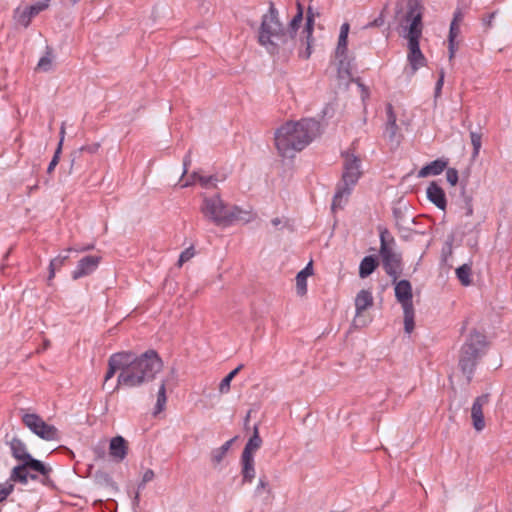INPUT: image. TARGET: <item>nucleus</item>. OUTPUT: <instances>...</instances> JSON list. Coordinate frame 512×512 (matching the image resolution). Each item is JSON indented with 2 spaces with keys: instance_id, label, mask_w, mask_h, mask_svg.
<instances>
[{
  "instance_id": "nucleus-1",
  "label": "nucleus",
  "mask_w": 512,
  "mask_h": 512,
  "mask_svg": "<svg viewBox=\"0 0 512 512\" xmlns=\"http://www.w3.org/2000/svg\"><path fill=\"white\" fill-rule=\"evenodd\" d=\"M124 371L117 377V385L114 390L125 388H137L152 382L163 369V361L154 350H148L139 356L126 352Z\"/></svg>"
},
{
  "instance_id": "nucleus-12",
  "label": "nucleus",
  "mask_w": 512,
  "mask_h": 512,
  "mask_svg": "<svg viewBox=\"0 0 512 512\" xmlns=\"http://www.w3.org/2000/svg\"><path fill=\"white\" fill-rule=\"evenodd\" d=\"M177 377L178 375L175 368H171L162 376L156 393L155 414L160 413L165 409L167 402L166 392L176 386Z\"/></svg>"
},
{
  "instance_id": "nucleus-42",
  "label": "nucleus",
  "mask_w": 512,
  "mask_h": 512,
  "mask_svg": "<svg viewBox=\"0 0 512 512\" xmlns=\"http://www.w3.org/2000/svg\"><path fill=\"white\" fill-rule=\"evenodd\" d=\"M446 179L452 186L458 182V171L454 168H448L446 171Z\"/></svg>"
},
{
  "instance_id": "nucleus-15",
  "label": "nucleus",
  "mask_w": 512,
  "mask_h": 512,
  "mask_svg": "<svg viewBox=\"0 0 512 512\" xmlns=\"http://www.w3.org/2000/svg\"><path fill=\"white\" fill-rule=\"evenodd\" d=\"M489 402V394L478 396L471 407L472 424L476 431L480 432L485 428L483 407Z\"/></svg>"
},
{
  "instance_id": "nucleus-6",
  "label": "nucleus",
  "mask_w": 512,
  "mask_h": 512,
  "mask_svg": "<svg viewBox=\"0 0 512 512\" xmlns=\"http://www.w3.org/2000/svg\"><path fill=\"white\" fill-rule=\"evenodd\" d=\"M486 345L485 336L473 330L461 348L459 366L468 383L472 380L477 361L484 354Z\"/></svg>"
},
{
  "instance_id": "nucleus-62",
  "label": "nucleus",
  "mask_w": 512,
  "mask_h": 512,
  "mask_svg": "<svg viewBox=\"0 0 512 512\" xmlns=\"http://www.w3.org/2000/svg\"><path fill=\"white\" fill-rule=\"evenodd\" d=\"M219 389L222 391L224 389V379H222L219 383Z\"/></svg>"
},
{
  "instance_id": "nucleus-57",
  "label": "nucleus",
  "mask_w": 512,
  "mask_h": 512,
  "mask_svg": "<svg viewBox=\"0 0 512 512\" xmlns=\"http://www.w3.org/2000/svg\"><path fill=\"white\" fill-rule=\"evenodd\" d=\"M394 215H395V217L397 219V222H399V220H403L405 222V219H401V217H400V215H401L400 209L395 208L394 209Z\"/></svg>"
},
{
  "instance_id": "nucleus-54",
  "label": "nucleus",
  "mask_w": 512,
  "mask_h": 512,
  "mask_svg": "<svg viewBox=\"0 0 512 512\" xmlns=\"http://www.w3.org/2000/svg\"><path fill=\"white\" fill-rule=\"evenodd\" d=\"M306 38H307V48L304 52L301 53V56L305 59L309 58L311 55V44H310L311 38H308V35L306 36Z\"/></svg>"
},
{
  "instance_id": "nucleus-35",
  "label": "nucleus",
  "mask_w": 512,
  "mask_h": 512,
  "mask_svg": "<svg viewBox=\"0 0 512 512\" xmlns=\"http://www.w3.org/2000/svg\"><path fill=\"white\" fill-rule=\"evenodd\" d=\"M68 259V254H59L57 257L51 260L50 262V274L49 279H52L55 276V272L59 270L64 262Z\"/></svg>"
},
{
  "instance_id": "nucleus-4",
  "label": "nucleus",
  "mask_w": 512,
  "mask_h": 512,
  "mask_svg": "<svg viewBox=\"0 0 512 512\" xmlns=\"http://www.w3.org/2000/svg\"><path fill=\"white\" fill-rule=\"evenodd\" d=\"M407 21L410 25L405 37L408 39V61L411 66V73L414 74L420 67L425 65V57L419 47V38L421 36V19L422 15L420 7L416 1H411L408 5Z\"/></svg>"
},
{
  "instance_id": "nucleus-55",
  "label": "nucleus",
  "mask_w": 512,
  "mask_h": 512,
  "mask_svg": "<svg viewBox=\"0 0 512 512\" xmlns=\"http://www.w3.org/2000/svg\"><path fill=\"white\" fill-rule=\"evenodd\" d=\"M64 136H65V127H64V123L61 125V128H60V141L58 143V147H60V150L62 149V144H63V141H64Z\"/></svg>"
},
{
  "instance_id": "nucleus-41",
  "label": "nucleus",
  "mask_w": 512,
  "mask_h": 512,
  "mask_svg": "<svg viewBox=\"0 0 512 512\" xmlns=\"http://www.w3.org/2000/svg\"><path fill=\"white\" fill-rule=\"evenodd\" d=\"M195 256V250L193 246L188 247L184 251L181 252L179 259H178V267H181L184 263L188 262L190 259H192Z\"/></svg>"
},
{
  "instance_id": "nucleus-51",
  "label": "nucleus",
  "mask_w": 512,
  "mask_h": 512,
  "mask_svg": "<svg viewBox=\"0 0 512 512\" xmlns=\"http://www.w3.org/2000/svg\"><path fill=\"white\" fill-rule=\"evenodd\" d=\"M464 209H465V215L466 216H471L473 214V207H472L471 199L468 198V197L465 198Z\"/></svg>"
},
{
  "instance_id": "nucleus-31",
  "label": "nucleus",
  "mask_w": 512,
  "mask_h": 512,
  "mask_svg": "<svg viewBox=\"0 0 512 512\" xmlns=\"http://www.w3.org/2000/svg\"><path fill=\"white\" fill-rule=\"evenodd\" d=\"M224 459V445L211 452L210 462L212 467L219 472L222 471V460Z\"/></svg>"
},
{
  "instance_id": "nucleus-47",
  "label": "nucleus",
  "mask_w": 512,
  "mask_h": 512,
  "mask_svg": "<svg viewBox=\"0 0 512 512\" xmlns=\"http://www.w3.org/2000/svg\"><path fill=\"white\" fill-rule=\"evenodd\" d=\"M459 33V26L458 24L455 23V21H452L451 22V25H450V31H449V43H454V38L458 35Z\"/></svg>"
},
{
  "instance_id": "nucleus-45",
  "label": "nucleus",
  "mask_w": 512,
  "mask_h": 512,
  "mask_svg": "<svg viewBox=\"0 0 512 512\" xmlns=\"http://www.w3.org/2000/svg\"><path fill=\"white\" fill-rule=\"evenodd\" d=\"M60 153H61L60 147H57L55 154H54L51 162L48 165V168H47L48 173H51L57 166V164L59 162Z\"/></svg>"
},
{
  "instance_id": "nucleus-18",
  "label": "nucleus",
  "mask_w": 512,
  "mask_h": 512,
  "mask_svg": "<svg viewBox=\"0 0 512 512\" xmlns=\"http://www.w3.org/2000/svg\"><path fill=\"white\" fill-rule=\"evenodd\" d=\"M218 181L219 180L214 176H203L199 172H193L188 176L187 180L181 184V187L186 188L199 183L207 191L215 189Z\"/></svg>"
},
{
  "instance_id": "nucleus-14",
  "label": "nucleus",
  "mask_w": 512,
  "mask_h": 512,
  "mask_svg": "<svg viewBox=\"0 0 512 512\" xmlns=\"http://www.w3.org/2000/svg\"><path fill=\"white\" fill-rule=\"evenodd\" d=\"M394 284L395 298L400 303L402 309L414 307L412 285L408 280H395Z\"/></svg>"
},
{
  "instance_id": "nucleus-53",
  "label": "nucleus",
  "mask_w": 512,
  "mask_h": 512,
  "mask_svg": "<svg viewBox=\"0 0 512 512\" xmlns=\"http://www.w3.org/2000/svg\"><path fill=\"white\" fill-rule=\"evenodd\" d=\"M312 273H313L312 262H309L307 264V266L299 272V274H302L303 276H306V277H309L310 275H312Z\"/></svg>"
},
{
  "instance_id": "nucleus-39",
  "label": "nucleus",
  "mask_w": 512,
  "mask_h": 512,
  "mask_svg": "<svg viewBox=\"0 0 512 512\" xmlns=\"http://www.w3.org/2000/svg\"><path fill=\"white\" fill-rule=\"evenodd\" d=\"M481 137L480 133L474 131L470 132L471 143L473 146V158H476L479 154L481 148Z\"/></svg>"
},
{
  "instance_id": "nucleus-64",
  "label": "nucleus",
  "mask_w": 512,
  "mask_h": 512,
  "mask_svg": "<svg viewBox=\"0 0 512 512\" xmlns=\"http://www.w3.org/2000/svg\"><path fill=\"white\" fill-rule=\"evenodd\" d=\"M494 16H495V13H491V14L489 15V23H491V21H492V19L494 18Z\"/></svg>"
},
{
  "instance_id": "nucleus-28",
  "label": "nucleus",
  "mask_w": 512,
  "mask_h": 512,
  "mask_svg": "<svg viewBox=\"0 0 512 512\" xmlns=\"http://www.w3.org/2000/svg\"><path fill=\"white\" fill-rule=\"evenodd\" d=\"M54 55L52 49L47 47L45 55H43L37 64L36 69L42 72H49L53 69Z\"/></svg>"
},
{
  "instance_id": "nucleus-30",
  "label": "nucleus",
  "mask_w": 512,
  "mask_h": 512,
  "mask_svg": "<svg viewBox=\"0 0 512 512\" xmlns=\"http://www.w3.org/2000/svg\"><path fill=\"white\" fill-rule=\"evenodd\" d=\"M403 316H404V331L407 334H410L415 327L414 317H415V309L414 307L403 308Z\"/></svg>"
},
{
  "instance_id": "nucleus-20",
  "label": "nucleus",
  "mask_w": 512,
  "mask_h": 512,
  "mask_svg": "<svg viewBox=\"0 0 512 512\" xmlns=\"http://www.w3.org/2000/svg\"><path fill=\"white\" fill-rule=\"evenodd\" d=\"M127 451V441L122 436H116L110 440L109 453L117 462H121L125 459Z\"/></svg>"
},
{
  "instance_id": "nucleus-25",
  "label": "nucleus",
  "mask_w": 512,
  "mask_h": 512,
  "mask_svg": "<svg viewBox=\"0 0 512 512\" xmlns=\"http://www.w3.org/2000/svg\"><path fill=\"white\" fill-rule=\"evenodd\" d=\"M447 166V161L437 159L422 167L418 172V177H428L430 175H439Z\"/></svg>"
},
{
  "instance_id": "nucleus-19",
  "label": "nucleus",
  "mask_w": 512,
  "mask_h": 512,
  "mask_svg": "<svg viewBox=\"0 0 512 512\" xmlns=\"http://www.w3.org/2000/svg\"><path fill=\"white\" fill-rule=\"evenodd\" d=\"M126 357V352H118L110 356L108 360V370L104 378V387L117 371H119V373L124 371V360Z\"/></svg>"
},
{
  "instance_id": "nucleus-27",
  "label": "nucleus",
  "mask_w": 512,
  "mask_h": 512,
  "mask_svg": "<svg viewBox=\"0 0 512 512\" xmlns=\"http://www.w3.org/2000/svg\"><path fill=\"white\" fill-rule=\"evenodd\" d=\"M378 266V261L374 256H366L359 265V277L362 279L371 275Z\"/></svg>"
},
{
  "instance_id": "nucleus-60",
  "label": "nucleus",
  "mask_w": 512,
  "mask_h": 512,
  "mask_svg": "<svg viewBox=\"0 0 512 512\" xmlns=\"http://www.w3.org/2000/svg\"><path fill=\"white\" fill-rule=\"evenodd\" d=\"M36 480L38 477L35 474H31L28 472V479Z\"/></svg>"
},
{
  "instance_id": "nucleus-56",
  "label": "nucleus",
  "mask_w": 512,
  "mask_h": 512,
  "mask_svg": "<svg viewBox=\"0 0 512 512\" xmlns=\"http://www.w3.org/2000/svg\"><path fill=\"white\" fill-rule=\"evenodd\" d=\"M462 13L460 11H457L455 14H454V18H453V21H455L456 24H458V22H460L462 20Z\"/></svg>"
},
{
  "instance_id": "nucleus-52",
  "label": "nucleus",
  "mask_w": 512,
  "mask_h": 512,
  "mask_svg": "<svg viewBox=\"0 0 512 512\" xmlns=\"http://www.w3.org/2000/svg\"><path fill=\"white\" fill-rule=\"evenodd\" d=\"M384 24L383 14L381 13L373 22L367 25V27H379Z\"/></svg>"
},
{
  "instance_id": "nucleus-5",
  "label": "nucleus",
  "mask_w": 512,
  "mask_h": 512,
  "mask_svg": "<svg viewBox=\"0 0 512 512\" xmlns=\"http://www.w3.org/2000/svg\"><path fill=\"white\" fill-rule=\"evenodd\" d=\"M344 157V172L342 175V181L338 186V190L334 195L332 202V210L341 209L346 203L348 196L350 195L353 186L357 183L360 178L362 171L361 161L353 153L345 152Z\"/></svg>"
},
{
  "instance_id": "nucleus-17",
  "label": "nucleus",
  "mask_w": 512,
  "mask_h": 512,
  "mask_svg": "<svg viewBox=\"0 0 512 512\" xmlns=\"http://www.w3.org/2000/svg\"><path fill=\"white\" fill-rule=\"evenodd\" d=\"M387 122L385 126L384 136L390 141L391 144L398 145L400 142L399 127L396 124V115L393 112V107L388 104L386 107Z\"/></svg>"
},
{
  "instance_id": "nucleus-16",
  "label": "nucleus",
  "mask_w": 512,
  "mask_h": 512,
  "mask_svg": "<svg viewBox=\"0 0 512 512\" xmlns=\"http://www.w3.org/2000/svg\"><path fill=\"white\" fill-rule=\"evenodd\" d=\"M100 263V257L97 256H86L82 258L74 271L72 272V278L77 280L79 278L90 275L92 272L96 270Z\"/></svg>"
},
{
  "instance_id": "nucleus-10",
  "label": "nucleus",
  "mask_w": 512,
  "mask_h": 512,
  "mask_svg": "<svg viewBox=\"0 0 512 512\" xmlns=\"http://www.w3.org/2000/svg\"><path fill=\"white\" fill-rule=\"evenodd\" d=\"M350 26L347 22L340 27L337 47L335 50V58L338 62L339 77H347L350 75V63L347 59V44Z\"/></svg>"
},
{
  "instance_id": "nucleus-13",
  "label": "nucleus",
  "mask_w": 512,
  "mask_h": 512,
  "mask_svg": "<svg viewBox=\"0 0 512 512\" xmlns=\"http://www.w3.org/2000/svg\"><path fill=\"white\" fill-rule=\"evenodd\" d=\"M373 305L372 293L368 290H360L355 297V310L356 314L352 321V326L355 328H362L367 325V320L362 317V313Z\"/></svg>"
},
{
  "instance_id": "nucleus-21",
  "label": "nucleus",
  "mask_w": 512,
  "mask_h": 512,
  "mask_svg": "<svg viewBox=\"0 0 512 512\" xmlns=\"http://www.w3.org/2000/svg\"><path fill=\"white\" fill-rule=\"evenodd\" d=\"M24 464L28 470L38 472L42 475L41 482L43 485H50L52 482L49 476L52 471L51 467L46 466L40 460L34 459L32 456L25 461Z\"/></svg>"
},
{
  "instance_id": "nucleus-43",
  "label": "nucleus",
  "mask_w": 512,
  "mask_h": 512,
  "mask_svg": "<svg viewBox=\"0 0 512 512\" xmlns=\"http://www.w3.org/2000/svg\"><path fill=\"white\" fill-rule=\"evenodd\" d=\"M13 491V485L7 484L3 485L0 484V502L4 501Z\"/></svg>"
},
{
  "instance_id": "nucleus-11",
  "label": "nucleus",
  "mask_w": 512,
  "mask_h": 512,
  "mask_svg": "<svg viewBox=\"0 0 512 512\" xmlns=\"http://www.w3.org/2000/svg\"><path fill=\"white\" fill-rule=\"evenodd\" d=\"M49 2L50 0H42L33 5L17 7L13 12V19L16 25L27 28L30 25L32 18L49 7Z\"/></svg>"
},
{
  "instance_id": "nucleus-44",
  "label": "nucleus",
  "mask_w": 512,
  "mask_h": 512,
  "mask_svg": "<svg viewBox=\"0 0 512 512\" xmlns=\"http://www.w3.org/2000/svg\"><path fill=\"white\" fill-rule=\"evenodd\" d=\"M243 367L244 365L240 364L226 375V391L230 388V383L232 379L242 370Z\"/></svg>"
},
{
  "instance_id": "nucleus-33",
  "label": "nucleus",
  "mask_w": 512,
  "mask_h": 512,
  "mask_svg": "<svg viewBox=\"0 0 512 512\" xmlns=\"http://www.w3.org/2000/svg\"><path fill=\"white\" fill-rule=\"evenodd\" d=\"M456 275L462 285L468 286L471 283V267L468 264H463L456 269Z\"/></svg>"
},
{
  "instance_id": "nucleus-63",
  "label": "nucleus",
  "mask_w": 512,
  "mask_h": 512,
  "mask_svg": "<svg viewBox=\"0 0 512 512\" xmlns=\"http://www.w3.org/2000/svg\"><path fill=\"white\" fill-rule=\"evenodd\" d=\"M95 452L98 453L100 457L104 455V451H98V449H95Z\"/></svg>"
},
{
  "instance_id": "nucleus-23",
  "label": "nucleus",
  "mask_w": 512,
  "mask_h": 512,
  "mask_svg": "<svg viewBox=\"0 0 512 512\" xmlns=\"http://www.w3.org/2000/svg\"><path fill=\"white\" fill-rule=\"evenodd\" d=\"M251 219L252 213L249 210H244L237 206L230 209L226 208V225L233 222L247 223Z\"/></svg>"
},
{
  "instance_id": "nucleus-50",
  "label": "nucleus",
  "mask_w": 512,
  "mask_h": 512,
  "mask_svg": "<svg viewBox=\"0 0 512 512\" xmlns=\"http://www.w3.org/2000/svg\"><path fill=\"white\" fill-rule=\"evenodd\" d=\"M190 164H191V156H190V152H188V154L183 159V172H182L181 178H183L188 173V167L190 166Z\"/></svg>"
},
{
  "instance_id": "nucleus-8",
  "label": "nucleus",
  "mask_w": 512,
  "mask_h": 512,
  "mask_svg": "<svg viewBox=\"0 0 512 512\" xmlns=\"http://www.w3.org/2000/svg\"><path fill=\"white\" fill-rule=\"evenodd\" d=\"M200 211L204 219L215 226L224 224V200L219 191L207 190L202 194Z\"/></svg>"
},
{
  "instance_id": "nucleus-40",
  "label": "nucleus",
  "mask_w": 512,
  "mask_h": 512,
  "mask_svg": "<svg viewBox=\"0 0 512 512\" xmlns=\"http://www.w3.org/2000/svg\"><path fill=\"white\" fill-rule=\"evenodd\" d=\"M314 18H315V13L313 12V9L311 7H308L307 17H306V26H305V32H306V34H308V38H312L313 27H314Z\"/></svg>"
},
{
  "instance_id": "nucleus-29",
  "label": "nucleus",
  "mask_w": 512,
  "mask_h": 512,
  "mask_svg": "<svg viewBox=\"0 0 512 512\" xmlns=\"http://www.w3.org/2000/svg\"><path fill=\"white\" fill-rule=\"evenodd\" d=\"M10 480L20 482L22 484L28 483V469L24 463L17 465L12 469Z\"/></svg>"
},
{
  "instance_id": "nucleus-7",
  "label": "nucleus",
  "mask_w": 512,
  "mask_h": 512,
  "mask_svg": "<svg viewBox=\"0 0 512 512\" xmlns=\"http://www.w3.org/2000/svg\"><path fill=\"white\" fill-rule=\"evenodd\" d=\"M387 235L386 230L380 233V256L385 272L392 278V282H395L402 273V256L395 241L386 239Z\"/></svg>"
},
{
  "instance_id": "nucleus-32",
  "label": "nucleus",
  "mask_w": 512,
  "mask_h": 512,
  "mask_svg": "<svg viewBox=\"0 0 512 512\" xmlns=\"http://www.w3.org/2000/svg\"><path fill=\"white\" fill-rule=\"evenodd\" d=\"M242 464L243 480L251 482L255 476L254 459L242 458Z\"/></svg>"
},
{
  "instance_id": "nucleus-61",
  "label": "nucleus",
  "mask_w": 512,
  "mask_h": 512,
  "mask_svg": "<svg viewBox=\"0 0 512 512\" xmlns=\"http://www.w3.org/2000/svg\"><path fill=\"white\" fill-rule=\"evenodd\" d=\"M297 11H301L303 13V6L300 2L297 3Z\"/></svg>"
},
{
  "instance_id": "nucleus-48",
  "label": "nucleus",
  "mask_w": 512,
  "mask_h": 512,
  "mask_svg": "<svg viewBox=\"0 0 512 512\" xmlns=\"http://www.w3.org/2000/svg\"><path fill=\"white\" fill-rule=\"evenodd\" d=\"M443 83H444V71L441 70L440 71V75H439V79H438V81L436 83V86H435V96L436 97L440 94L442 86H443Z\"/></svg>"
},
{
  "instance_id": "nucleus-49",
  "label": "nucleus",
  "mask_w": 512,
  "mask_h": 512,
  "mask_svg": "<svg viewBox=\"0 0 512 512\" xmlns=\"http://www.w3.org/2000/svg\"><path fill=\"white\" fill-rule=\"evenodd\" d=\"M268 486V483L267 481L265 480V478H260L259 479V482H258V485L255 489V494L256 495H261L262 494V491L265 490Z\"/></svg>"
},
{
  "instance_id": "nucleus-58",
  "label": "nucleus",
  "mask_w": 512,
  "mask_h": 512,
  "mask_svg": "<svg viewBox=\"0 0 512 512\" xmlns=\"http://www.w3.org/2000/svg\"><path fill=\"white\" fill-rule=\"evenodd\" d=\"M449 52H450V59L453 58L454 56V44L450 43V46H449Z\"/></svg>"
},
{
  "instance_id": "nucleus-46",
  "label": "nucleus",
  "mask_w": 512,
  "mask_h": 512,
  "mask_svg": "<svg viewBox=\"0 0 512 512\" xmlns=\"http://www.w3.org/2000/svg\"><path fill=\"white\" fill-rule=\"evenodd\" d=\"M99 148H100V144L99 143H93V144H90V145L82 146L79 149V152H87V153H90V154H95V153H97Z\"/></svg>"
},
{
  "instance_id": "nucleus-34",
  "label": "nucleus",
  "mask_w": 512,
  "mask_h": 512,
  "mask_svg": "<svg viewBox=\"0 0 512 512\" xmlns=\"http://www.w3.org/2000/svg\"><path fill=\"white\" fill-rule=\"evenodd\" d=\"M303 20V15L301 11H297L296 15L292 18L289 23L288 28H286L287 32L291 34V40L295 41V36L298 28Z\"/></svg>"
},
{
  "instance_id": "nucleus-59",
  "label": "nucleus",
  "mask_w": 512,
  "mask_h": 512,
  "mask_svg": "<svg viewBox=\"0 0 512 512\" xmlns=\"http://www.w3.org/2000/svg\"><path fill=\"white\" fill-rule=\"evenodd\" d=\"M280 223H281V220H280L279 218H274V219L272 220V224H273L274 226H278Z\"/></svg>"
},
{
  "instance_id": "nucleus-3",
  "label": "nucleus",
  "mask_w": 512,
  "mask_h": 512,
  "mask_svg": "<svg viewBox=\"0 0 512 512\" xmlns=\"http://www.w3.org/2000/svg\"><path fill=\"white\" fill-rule=\"evenodd\" d=\"M257 39L270 54L290 52L295 47V41L291 40V34L280 21L279 12L273 2H270L268 11L262 16Z\"/></svg>"
},
{
  "instance_id": "nucleus-22",
  "label": "nucleus",
  "mask_w": 512,
  "mask_h": 512,
  "mask_svg": "<svg viewBox=\"0 0 512 512\" xmlns=\"http://www.w3.org/2000/svg\"><path fill=\"white\" fill-rule=\"evenodd\" d=\"M427 198L441 210L446 208V197L443 189L435 182L427 187Z\"/></svg>"
},
{
  "instance_id": "nucleus-24",
  "label": "nucleus",
  "mask_w": 512,
  "mask_h": 512,
  "mask_svg": "<svg viewBox=\"0 0 512 512\" xmlns=\"http://www.w3.org/2000/svg\"><path fill=\"white\" fill-rule=\"evenodd\" d=\"M9 446L13 457L22 461V463L30 459L31 455L27 452L26 445L19 438L13 437Z\"/></svg>"
},
{
  "instance_id": "nucleus-36",
  "label": "nucleus",
  "mask_w": 512,
  "mask_h": 512,
  "mask_svg": "<svg viewBox=\"0 0 512 512\" xmlns=\"http://www.w3.org/2000/svg\"><path fill=\"white\" fill-rule=\"evenodd\" d=\"M155 477V474H154V471L151 470V469H147L143 475H142V479L140 481V483L138 484V490H137V493L135 495V500L138 501L139 500V492L140 490H142L145 485L149 482H151Z\"/></svg>"
},
{
  "instance_id": "nucleus-2",
  "label": "nucleus",
  "mask_w": 512,
  "mask_h": 512,
  "mask_svg": "<svg viewBox=\"0 0 512 512\" xmlns=\"http://www.w3.org/2000/svg\"><path fill=\"white\" fill-rule=\"evenodd\" d=\"M320 123L312 118L289 121L275 132V145L284 157H293L320 135Z\"/></svg>"
},
{
  "instance_id": "nucleus-38",
  "label": "nucleus",
  "mask_w": 512,
  "mask_h": 512,
  "mask_svg": "<svg viewBox=\"0 0 512 512\" xmlns=\"http://www.w3.org/2000/svg\"><path fill=\"white\" fill-rule=\"evenodd\" d=\"M307 278L308 277L299 273L296 276V291L300 296H303L307 293Z\"/></svg>"
},
{
  "instance_id": "nucleus-37",
  "label": "nucleus",
  "mask_w": 512,
  "mask_h": 512,
  "mask_svg": "<svg viewBox=\"0 0 512 512\" xmlns=\"http://www.w3.org/2000/svg\"><path fill=\"white\" fill-rule=\"evenodd\" d=\"M95 478L98 481V483L106 485L107 487H110L114 490L117 489L115 482L112 480L109 474L104 472H98L95 474Z\"/></svg>"
},
{
  "instance_id": "nucleus-9",
  "label": "nucleus",
  "mask_w": 512,
  "mask_h": 512,
  "mask_svg": "<svg viewBox=\"0 0 512 512\" xmlns=\"http://www.w3.org/2000/svg\"><path fill=\"white\" fill-rule=\"evenodd\" d=\"M23 423L38 437L46 441L58 439V431L53 425H49L37 414L26 413L22 416Z\"/></svg>"
},
{
  "instance_id": "nucleus-26",
  "label": "nucleus",
  "mask_w": 512,
  "mask_h": 512,
  "mask_svg": "<svg viewBox=\"0 0 512 512\" xmlns=\"http://www.w3.org/2000/svg\"><path fill=\"white\" fill-rule=\"evenodd\" d=\"M262 444V440L258 433V427H254L253 435L249 438L248 442L245 445V448L242 453V458L253 459V454L256 452Z\"/></svg>"
}]
</instances>
